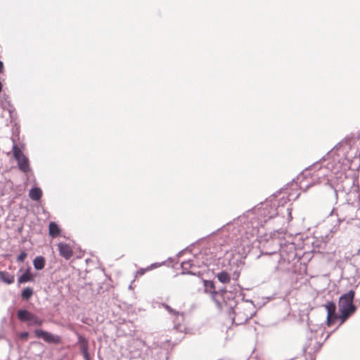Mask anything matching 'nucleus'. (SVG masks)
Segmentation results:
<instances>
[{
	"label": "nucleus",
	"mask_w": 360,
	"mask_h": 360,
	"mask_svg": "<svg viewBox=\"0 0 360 360\" xmlns=\"http://www.w3.org/2000/svg\"><path fill=\"white\" fill-rule=\"evenodd\" d=\"M344 156L345 150L342 147L333 148L320 162L304 172L303 179L300 180V188L307 190L316 184H328L330 174H338L348 167V160Z\"/></svg>",
	"instance_id": "f257e3e1"
},
{
	"label": "nucleus",
	"mask_w": 360,
	"mask_h": 360,
	"mask_svg": "<svg viewBox=\"0 0 360 360\" xmlns=\"http://www.w3.org/2000/svg\"><path fill=\"white\" fill-rule=\"evenodd\" d=\"M233 313V322L236 325H242L255 314L256 309L252 302H245L237 304Z\"/></svg>",
	"instance_id": "f03ea898"
},
{
	"label": "nucleus",
	"mask_w": 360,
	"mask_h": 360,
	"mask_svg": "<svg viewBox=\"0 0 360 360\" xmlns=\"http://www.w3.org/2000/svg\"><path fill=\"white\" fill-rule=\"evenodd\" d=\"M354 295V291L352 290L341 295L339 299L340 324L343 323L356 311V307L353 304Z\"/></svg>",
	"instance_id": "7ed1b4c3"
},
{
	"label": "nucleus",
	"mask_w": 360,
	"mask_h": 360,
	"mask_svg": "<svg viewBox=\"0 0 360 360\" xmlns=\"http://www.w3.org/2000/svg\"><path fill=\"white\" fill-rule=\"evenodd\" d=\"M13 157L18 162V168L24 173L30 171V162L28 158L23 154L20 148L16 145L13 146Z\"/></svg>",
	"instance_id": "20e7f679"
},
{
	"label": "nucleus",
	"mask_w": 360,
	"mask_h": 360,
	"mask_svg": "<svg viewBox=\"0 0 360 360\" xmlns=\"http://www.w3.org/2000/svg\"><path fill=\"white\" fill-rule=\"evenodd\" d=\"M18 319L22 322H27L29 326H41L44 320L26 309H19Z\"/></svg>",
	"instance_id": "39448f33"
},
{
	"label": "nucleus",
	"mask_w": 360,
	"mask_h": 360,
	"mask_svg": "<svg viewBox=\"0 0 360 360\" xmlns=\"http://www.w3.org/2000/svg\"><path fill=\"white\" fill-rule=\"evenodd\" d=\"M203 283L205 286V290L210 294H216L214 290V283L211 281L204 280L202 276L200 278L196 279H188L186 281V283L192 288H196L199 287L201 283Z\"/></svg>",
	"instance_id": "423d86ee"
},
{
	"label": "nucleus",
	"mask_w": 360,
	"mask_h": 360,
	"mask_svg": "<svg viewBox=\"0 0 360 360\" xmlns=\"http://www.w3.org/2000/svg\"><path fill=\"white\" fill-rule=\"evenodd\" d=\"M34 335L37 338L42 339L47 343L59 344L61 342V338L59 335L52 334L41 329H36Z\"/></svg>",
	"instance_id": "0eeeda50"
},
{
	"label": "nucleus",
	"mask_w": 360,
	"mask_h": 360,
	"mask_svg": "<svg viewBox=\"0 0 360 360\" xmlns=\"http://www.w3.org/2000/svg\"><path fill=\"white\" fill-rule=\"evenodd\" d=\"M325 307L327 311V323L328 326H331L337 319H339V316L335 314V304L329 302L325 305Z\"/></svg>",
	"instance_id": "6e6552de"
},
{
	"label": "nucleus",
	"mask_w": 360,
	"mask_h": 360,
	"mask_svg": "<svg viewBox=\"0 0 360 360\" xmlns=\"http://www.w3.org/2000/svg\"><path fill=\"white\" fill-rule=\"evenodd\" d=\"M181 269L183 270L182 274H190L193 276H196L198 278H200L202 276V273L200 271H195L193 270H190L193 268V264L192 260L184 261L181 264Z\"/></svg>",
	"instance_id": "1a4fd4ad"
},
{
	"label": "nucleus",
	"mask_w": 360,
	"mask_h": 360,
	"mask_svg": "<svg viewBox=\"0 0 360 360\" xmlns=\"http://www.w3.org/2000/svg\"><path fill=\"white\" fill-rule=\"evenodd\" d=\"M58 249L59 251V255L64 257L65 259H70L73 255V251L71 247L66 243H59L58 244Z\"/></svg>",
	"instance_id": "9d476101"
},
{
	"label": "nucleus",
	"mask_w": 360,
	"mask_h": 360,
	"mask_svg": "<svg viewBox=\"0 0 360 360\" xmlns=\"http://www.w3.org/2000/svg\"><path fill=\"white\" fill-rule=\"evenodd\" d=\"M347 200L349 204L355 207H359L360 209V194L359 192L356 191L349 192Z\"/></svg>",
	"instance_id": "9b49d317"
},
{
	"label": "nucleus",
	"mask_w": 360,
	"mask_h": 360,
	"mask_svg": "<svg viewBox=\"0 0 360 360\" xmlns=\"http://www.w3.org/2000/svg\"><path fill=\"white\" fill-rule=\"evenodd\" d=\"M0 281H2L8 285L12 284L15 281L14 275L10 274L7 271H0Z\"/></svg>",
	"instance_id": "f8f14e48"
},
{
	"label": "nucleus",
	"mask_w": 360,
	"mask_h": 360,
	"mask_svg": "<svg viewBox=\"0 0 360 360\" xmlns=\"http://www.w3.org/2000/svg\"><path fill=\"white\" fill-rule=\"evenodd\" d=\"M49 233L52 238H56L60 234V229L56 223L52 221L49 224Z\"/></svg>",
	"instance_id": "ddd939ff"
},
{
	"label": "nucleus",
	"mask_w": 360,
	"mask_h": 360,
	"mask_svg": "<svg viewBox=\"0 0 360 360\" xmlns=\"http://www.w3.org/2000/svg\"><path fill=\"white\" fill-rule=\"evenodd\" d=\"M42 191L39 188L34 187L30 189L29 192L30 198L33 200H39L41 198Z\"/></svg>",
	"instance_id": "4468645a"
},
{
	"label": "nucleus",
	"mask_w": 360,
	"mask_h": 360,
	"mask_svg": "<svg viewBox=\"0 0 360 360\" xmlns=\"http://www.w3.org/2000/svg\"><path fill=\"white\" fill-rule=\"evenodd\" d=\"M34 267L37 270H41L45 266V259L42 256H38L33 261Z\"/></svg>",
	"instance_id": "2eb2a0df"
},
{
	"label": "nucleus",
	"mask_w": 360,
	"mask_h": 360,
	"mask_svg": "<svg viewBox=\"0 0 360 360\" xmlns=\"http://www.w3.org/2000/svg\"><path fill=\"white\" fill-rule=\"evenodd\" d=\"M33 278L30 273V269H27L26 271L22 274L18 279V282L19 284L24 283L29 281H32Z\"/></svg>",
	"instance_id": "dca6fc26"
},
{
	"label": "nucleus",
	"mask_w": 360,
	"mask_h": 360,
	"mask_svg": "<svg viewBox=\"0 0 360 360\" xmlns=\"http://www.w3.org/2000/svg\"><path fill=\"white\" fill-rule=\"evenodd\" d=\"M218 280L222 283H229L231 281L229 274L226 271H221L217 275Z\"/></svg>",
	"instance_id": "f3484780"
},
{
	"label": "nucleus",
	"mask_w": 360,
	"mask_h": 360,
	"mask_svg": "<svg viewBox=\"0 0 360 360\" xmlns=\"http://www.w3.org/2000/svg\"><path fill=\"white\" fill-rule=\"evenodd\" d=\"M80 351L84 358L85 360H90V356L89 353V343L83 344L79 346Z\"/></svg>",
	"instance_id": "a211bd4d"
},
{
	"label": "nucleus",
	"mask_w": 360,
	"mask_h": 360,
	"mask_svg": "<svg viewBox=\"0 0 360 360\" xmlns=\"http://www.w3.org/2000/svg\"><path fill=\"white\" fill-rule=\"evenodd\" d=\"M33 295V290L31 288H25L21 292V296L23 299L28 300Z\"/></svg>",
	"instance_id": "6ab92c4d"
},
{
	"label": "nucleus",
	"mask_w": 360,
	"mask_h": 360,
	"mask_svg": "<svg viewBox=\"0 0 360 360\" xmlns=\"http://www.w3.org/2000/svg\"><path fill=\"white\" fill-rule=\"evenodd\" d=\"M156 266H158V264H151L150 266H148L147 269H140L139 270L137 271L136 275L143 276V274H145V273L147 270H150L153 268L156 267Z\"/></svg>",
	"instance_id": "aec40b11"
},
{
	"label": "nucleus",
	"mask_w": 360,
	"mask_h": 360,
	"mask_svg": "<svg viewBox=\"0 0 360 360\" xmlns=\"http://www.w3.org/2000/svg\"><path fill=\"white\" fill-rule=\"evenodd\" d=\"M76 334L78 338L77 342L79 345V346L82 345L83 344L84 345L88 343L87 340L84 336H82L81 334L78 333H77Z\"/></svg>",
	"instance_id": "412c9836"
},
{
	"label": "nucleus",
	"mask_w": 360,
	"mask_h": 360,
	"mask_svg": "<svg viewBox=\"0 0 360 360\" xmlns=\"http://www.w3.org/2000/svg\"><path fill=\"white\" fill-rule=\"evenodd\" d=\"M162 306L171 314L178 315L179 314L178 311H176L175 310L172 309L171 307L167 304H162Z\"/></svg>",
	"instance_id": "4be33fe9"
},
{
	"label": "nucleus",
	"mask_w": 360,
	"mask_h": 360,
	"mask_svg": "<svg viewBox=\"0 0 360 360\" xmlns=\"http://www.w3.org/2000/svg\"><path fill=\"white\" fill-rule=\"evenodd\" d=\"M27 254L26 253V252L22 251L20 252V254L17 257V261L18 262H23L24 260L25 259V258L27 257Z\"/></svg>",
	"instance_id": "5701e85b"
},
{
	"label": "nucleus",
	"mask_w": 360,
	"mask_h": 360,
	"mask_svg": "<svg viewBox=\"0 0 360 360\" xmlns=\"http://www.w3.org/2000/svg\"><path fill=\"white\" fill-rule=\"evenodd\" d=\"M29 337V333L28 332H23V333H21L20 334V338L22 339V340H27Z\"/></svg>",
	"instance_id": "b1692460"
},
{
	"label": "nucleus",
	"mask_w": 360,
	"mask_h": 360,
	"mask_svg": "<svg viewBox=\"0 0 360 360\" xmlns=\"http://www.w3.org/2000/svg\"><path fill=\"white\" fill-rule=\"evenodd\" d=\"M4 70V63L0 60V72H2Z\"/></svg>",
	"instance_id": "393cba45"
},
{
	"label": "nucleus",
	"mask_w": 360,
	"mask_h": 360,
	"mask_svg": "<svg viewBox=\"0 0 360 360\" xmlns=\"http://www.w3.org/2000/svg\"><path fill=\"white\" fill-rule=\"evenodd\" d=\"M1 90H2V84H1V82H0V92L1 91Z\"/></svg>",
	"instance_id": "a878e982"
}]
</instances>
